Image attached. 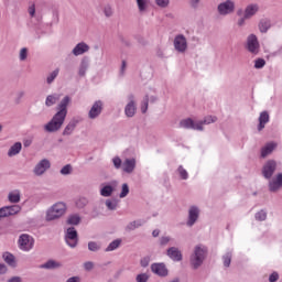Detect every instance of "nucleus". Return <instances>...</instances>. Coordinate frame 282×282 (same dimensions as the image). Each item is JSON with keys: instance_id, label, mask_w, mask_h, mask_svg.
<instances>
[{"instance_id": "obj_1", "label": "nucleus", "mask_w": 282, "mask_h": 282, "mask_svg": "<svg viewBox=\"0 0 282 282\" xmlns=\"http://www.w3.org/2000/svg\"><path fill=\"white\" fill-rule=\"evenodd\" d=\"M72 102L69 96L63 98V100L57 106V112L53 116L51 121L44 126L45 131L47 133H56L62 129L65 123V118H67V107Z\"/></svg>"}, {"instance_id": "obj_2", "label": "nucleus", "mask_w": 282, "mask_h": 282, "mask_svg": "<svg viewBox=\"0 0 282 282\" xmlns=\"http://www.w3.org/2000/svg\"><path fill=\"white\" fill-rule=\"evenodd\" d=\"M206 254H208V249L204 246H196L194 250V254L191 257V265L194 270H197L202 263H204V259H206Z\"/></svg>"}, {"instance_id": "obj_3", "label": "nucleus", "mask_w": 282, "mask_h": 282, "mask_svg": "<svg viewBox=\"0 0 282 282\" xmlns=\"http://www.w3.org/2000/svg\"><path fill=\"white\" fill-rule=\"evenodd\" d=\"M66 210H67V206L65 205V203H61V202L56 203L47 210V214H46L47 221H54V219H58L63 217Z\"/></svg>"}, {"instance_id": "obj_4", "label": "nucleus", "mask_w": 282, "mask_h": 282, "mask_svg": "<svg viewBox=\"0 0 282 282\" xmlns=\"http://www.w3.org/2000/svg\"><path fill=\"white\" fill-rule=\"evenodd\" d=\"M65 240L69 248H76L78 246V231H76V228L69 227L67 229Z\"/></svg>"}, {"instance_id": "obj_5", "label": "nucleus", "mask_w": 282, "mask_h": 282, "mask_svg": "<svg viewBox=\"0 0 282 282\" xmlns=\"http://www.w3.org/2000/svg\"><path fill=\"white\" fill-rule=\"evenodd\" d=\"M174 47L177 52H181V54H184L188 47V43L186 42V37L182 34L176 35L174 39Z\"/></svg>"}, {"instance_id": "obj_6", "label": "nucleus", "mask_w": 282, "mask_h": 282, "mask_svg": "<svg viewBox=\"0 0 282 282\" xmlns=\"http://www.w3.org/2000/svg\"><path fill=\"white\" fill-rule=\"evenodd\" d=\"M19 246L21 250H32V248L34 247V239H32L29 235L23 234L22 236H20Z\"/></svg>"}, {"instance_id": "obj_7", "label": "nucleus", "mask_w": 282, "mask_h": 282, "mask_svg": "<svg viewBox=\"0 0 282 282\" xmlns=\"http://www.w3.org/2000/svg\"><path fill=\"white\" fill-rule=\"evenodd\" d=\"M247 47L251 54H259V40H257V35L251 34L248 36Z\"/></svg>"}, {"instance_id": "obj_8", "label": "nucleus", "mask_w": 282, "mask_h": 282, "mask_svg": "<svg viewBox=\"0 0 282 282\" xmlns=\"http://www.w3.org/2000/svg\"><path fill=\"white\" fill-rule=\"evenodd\" d=\"M274 171H276V162L275 161H268L263 169H262V175L267 178L270 180L272 175H274Z\"/></svg>"}, {"instance_id": "obj_9", "label": "nucleus", "mask_w": 282, "mask_h": 282, "mask_svg": "<svg viewBox=\"0 0 282 282\" xmlns=\"http://www.w3.org/2000/svg\"><path fill=\"white\" fill-rule=\"evenodd\" d=\"M180 127H182L183 129H194L196 131H203L202 122H195L191 118L182 120L180 122Z\"/></svg>"}, {"instance_id": "obj_10", "label": "nucleus", "mask_w": 282, "mask_h": 282, "mask_svg": "<svg viewBox=\"0 0 282 282\" xmlns=\"http://www.w3.org/2000/svg\"><path fill=\"white\" fill-rule=\"evenodd\" d=\"M219 14H230L235 12V2L227 0L218 6Z\"/></svg>"}, {"instance_id": "obj_11", "label": "nucleus", "mask_w": 282, "mask_h": 282, "mask_svg": "<svg viewBox=\"0 0 282 282\" xmlns=\"http://www.w3.org/2000/svg\"><path fill=\"white\" fill-rule=\"evenodd\" d=\"M100 113H102V101L98 100V101H95V104L90 108V110L88 112V117L91 120H94V119L98 118V116Z\"/></svg>"}, {"instance_id": "obj_12", "label": "nucleus", "mask_w": 282, "mask_h": 282, "mask_svg": "<svg viewBox=\"0 0 282 282\" xmlns=\"http://www.w3.org/2000/svg\"><path fill=\"white\" fill-rule=\"evenodd\" d=\"M50 166H52V164L50 163L48 160L43 159L42 161H40L35 167H34V173L36 175H43V173H45V171H47V169H50Z\"/></svg>"}, {"instance_id": "obj_13", "label": "nucleus", "mask_w": 282, "mask_h": 282, "mask_svg": "<svg viewBox=\"0 0 282 282\" xmlns=\"http://www.w3.org/2000/svg\"><path fill=\"white\" fill-rule=\"evenodd\" d=\"M282 187V173L278 174L272 181L269 183V191L271 193H275L279 188Z\"/></svg>"}, {"instance_id": "obj_14", "label": "nucleus", "mask_w": 282, "mask_h": 282, "mask_svg": "<svg viewBox=\"0 0 282 282\" xmlns=\"http://www.w3.org/2000/svg\"><path fill=\"white\" fill-rule=\"evenodd\" d=\"M152 272L154 274H158L159 276H166L169 274V270L166 269V265L164 263H154L151 265Z\"/></svg>"}, {"instance_id": "obj_15", "label": "nucleus", "mask_w": 282, "mask_h": 282, "mask_svg": "<svg viewBox=\"0 0 282 282\" xmlns=\"http://www.w3.org/2000/svg\"><path fill=\"white\" fill-rule=\"evenodd\" d=\"M1 212L4 213V217H10L12 215H17L18 213H21V206L13 205V206H7L2 207Z\"/></svg>"}, {"instance_id": "obj_16", "label": "nucleus", "mask_w": 282, "mask_h": 282, "mask_svg": "<svg viewBox=\"0 0 282 282\" xmlns=\"http://www.w3.org/2000/svg\"><path fill=\"white\" fill-rule=\"evenodd\" d=\"M198 218H199V209H197V207H191L187 226H193Z\"/></svg>"}, {"instance_id": "obj_17", "label": "nucleus", "mask_w": 282, "mask_h": 282, "mask_svg": "<svg viewBox=\"0 0 282 282\" xmlns=\"http://www.w3.org/2000/svg\"><path fill=\"white\" fill-rule=\"evenodd\" d=\"M122 171L124 173H131L135 171V159H126L122 164Z\"/></svg>"}, {"instance_id": "obj_18", "label": "nucleus", "mask_w": 282, "mask_h": 282, "mask_svg": "<svg viewBox=\"0 0 282 282\" xmlns=\"http://www.w3.org/2000/svg\"><path fill=\"white\" fill-rule=\"evenodd\" d=\"M268 122H270V115L267 111L261 112L259 117L258 131L265 129V124H268Z\"/></svg>"}, {"instance_id": "obj_19", "label": "nucleus", "mask_w": 282, "mask_h": 282, "mask_svg": "<svg viewBox=\"0 0 282 282\" xmlns=\"http://www.w3.org/2000/svg\"><path fill=\"white\" fill-rule=\"evenodd\" d=\"M167 256L173 261H182V251L175 247H172L167 250Z\"/></svg>"}, {"instance_id": "obj_20", "label": "nucleus", "mask_w": 282, "mask_h": 282, "mask_svg": "<svg viewBox=\"0 0 282 282\" xmlns=\"http://www.w3.org/2000/svg\"><path fill=\"white\" fill-rule=\"evenodd\" d=\"M85 52H89V45L85 43L77 44L73 50L75 56H80L82 54H85Z\"/></svg>"}, {"instance_id": "obj_21", "label": "nucleus", "mask_w": 282, "mask_h": 282, "mask_svg": "<svg viewBox=\"0 0 282 282\" xmlns=\"http://www.w3.org/2000/svg\"><path fill=\"white\" fill-rule=\"evenodd\" d=\"M257 12H259V6L249 4L245 10V19H250L251 17H254Z\"/></svg>"}, {"instance_id": "obj_22", "label": "nucleus", "mask_w": 282, "mask_h": 282, "mask_svg": "<svg viewBox=\"0 0 282 282\" xmlns=\"http://www.w3.org/2000/svg\"><path fill=\"white\" fill-rule=\"evenodd\" d=\"M274 149H276V143H268L265 145V148H262L261 156L268 158V155H270V153H272V151H274Z\"/></svg>"}, {"instance_id": "obj_23", "label": "nucleus", "mask_w": 282, "mask_h": 282, "mask_svg": "<svg viewBox=\"0 0 282 282\" xmlns=\"http://www.w3.org/2000/svg\"><path fill=\"white\" fill-rule=\"evenodd\" d=\"M21 149H22L21 142H17L15 144H13L8 152L9 158L19 155V153H21Z\"/></svg>"}, {"instance_id": "obj_24", "label": "nucleus", "mask_w": 282, "mask_h": 282, "mask_svg": "<svg viewBox=\"0 0 282 282\" xmlns=\"http://www.w3.org/2000/svg\"><path fill=\"white\" fill-rule=\"evenodd\" d=\"M9 202H11V204H19L21 202V192L13 191L9 193Z\"/></svg>"}, {"instance_id": "obj_25", "label": "nucleus", "mask_w": 282, "mask_h": 282, "mask_svg": "<svg viewBox=\"0 0 282 282\" xmlns=\"http://www.w3.org/2000/svg\"><path fill=\"white\" fill-rule=\"evenodd\" d=\"M126 116L128 118H133V116H135V104L133 101H130L127 106H126Z\"/></svg>"}, {"instance_id": "obj_26", "label": "nucleus", "mask_w": 282, "mask_h": 282, "mask_svg": "<svg viewBox=\"0 0 282 282\" xmlns=\"http://www.w3.org/2000/svg\"><path fill=\"white\" fill-rule=\"evenodd\" d=\"M61 100V95H50L46 97L45 105L46 107H52V105H56Z\"/></svg>"}, {"instance_id": "obj_27", "label": "nucleus", "mask_w": 282, "mask_h": 282, "mask_svg": "<svg viewBox=\"0 0 282 282\" xmlns=\"http://www.w3.org/2000/svg\"><path fill=\"white\" fill-rule=\"evenodd\" d=\"M112 193H113V187H111V185H106L100 191V195L102 197H111Z\"/></svg>"}, {"instance_id": "obj_28", "label": "nucleus", "mask_w": 282, "mask_h": 282, "mask_svg": "<svg viewBox=\"0 0 282 282\" xmlns=\"http://www.w3.org/2000/svg\"><path fill=\"white\" fill-rule=\"evenodd\" d=\"M67 224L69 226H78L80 224V216L79 215H72L67 219Z\"/></svg>"}, {"instance_id": "obj_29", "label": "nucleus", "mask_w": 282, "mask_h": 282, "mask_svg": "<svg viewBox=\"0 0 282 282\" xmlns=\"http://www.w3.org/2000/svg\"><path fill=\"white\" fill-rule=\"evenodd\" d=\"M76 129V123L74 122H69L64 131H63V135H72V133L74 132V130Z\"/></svg>"}, {"instance_id": "obj_30", "label": "nucleus", "mask_w": 282, "mask_h": 282, "mask_svg": "<svg viewBox=\"0 0 282 282\" xmlns=\"http://www.w3.org/2000/svg\"><path fill=\"white\" fill-rule=\"evenodd\" d=\"M89 64L87 63V61L83 59L78 70L79 76H85Z\"/></svg>"}, {"instance_id": "obj_31", "label": "nucleus", "mask_w": 282, "mask_h": 282, "mask_svg": "<svg viewBox=\"0 0 282 282\" xmlns=\"http://www.w3.org/2000/svg\"><path fill=\"white\" fill-rule=\"evenodd\" d=\"M61 264H58L56 261L54 260H50L46 263L42 264L41 268H45L46 270H52L54 268H58Z\"/></svg>"}, {"instance_id": "obj_32", "label": "nucleus", "mask_w": 282, "mask_h": 282, "mask_svg": "<svg viewBox=\"0 0 282 282\" xmlns=\"http://www.w3.org/2000/svg\"><path fill=\"white\" fill-rule=\"evenodd\" d=\"M3 259L9 265H14V256H12L10 252L3 253Z\"/></svg>"}, {"instance_id": "obj_33", "label": "nucleus", "mask_w": 282, "mask_h": 282, "mask_svg": "<svg viewBox=\"0 0 282 282\" xmlns=\"http://www.w3.org/2000/svg\"><path fill=\"white\" fill-rule=\"evenodd\" d=\"M260 32H268L270 30V21L268 20H262L259 24Z\"/></svg>"}, {"instance_id": "obj_34", "label": "nucleus", "mask_w": 282, "mask_h": 282, "mask_svg": "<svg viewBox=\"0 0 282 282\" xmlns=\"http://www.w3.org/2000/svg\"><path fill=\"white\" fill-rule=\"evenodd\" d=\"M120 243H121L120 240H115V241H112V242L107 247L106 251H107V252H111V251L116 250L117 248L120 247Z\"/></svg>"}, {"instance_id": "obj_35", "label": "nucleus", "mask_w": 282, "mask_h": 282, "mask_svg": "<svg viewBox=\"0 0 282 282\" xmlns=\"http://www.w3.org/2000/svg\"><path fill=\"white\" fill-rule=\"evenodd\" d=\"M198 122H202V127H204V124H212V122H217V117L208 116L203 121Z\"/></svg>"}, {"instance_id": "obj_36", "label": "nucleus", "mask_w": 282, "mask_h": 282, "mask_svg": "<svg viewBox=\"0 0 282 282\" xmlns=\"http://www.w3.org/2000/svg\"><path fill=\"white\" fill-rule=\"evenodd\" d=\"M129 195V185L127 183L122 184L121 193L119 197L124 198Z\"/></svg>"}, {"instance_id": "obj_37", "label": "nucleus", "mask_w": 282, "mask_h": 282, "mask_svg": "<svg viewBox=\"0 0 282 282\" xmlns=\"http://www.w3.org/2000/svg\"><path fill=\"white\" fill-rule=\"evenodd\" d=\"M268 217V214L265 212L261 210L256 214V219L258 221H265V218Z\"/></svg>"}, {"instance_id": "obj_38", "label": "nucleus", "mask_w": 282, "mask_h": 282, "mask_svg": "<svg viewBox=\"0 0 282 282\" xmlns=\"http://www.w3.org/2000/svg\"><path fill=\"white\" fill-rule=\"evenodd\" d=\"M223 259H224L225 268H230V263L232 261V256L230 253H227Z\"/></svg>"}, {"instance_id": "obj_39", "label": "nucleus", "mask_w": 282, "mask_h": 282, "mask_svg": "<svg viewBox=\"0 0 282 282\" xmlns=\"http://www.w3.org/2000/svg\"><path fill=\"white\" fill-rule=\"evenodd\" d=\"M142 226V221H132L128 225V230H135V228H140Z\"/></svg>"}, {"instance_id": "obj_40", "label": "nucleus", "mask_w": 282, "mask_h": 282, "mask_svg": "<svg viewBox=\"0 0 282 282\" xmlns=\"http://www.w3.org/2000/svg\"><path fill=\"white\" fill-rule=\"evenodd\" d=\"M137 3L140 12H144L147 10V0H137Z\"/></svg>"}, {"instance_id": "obj_41", "label": "nucleus", "mask_w": 282, "mask_h": 282, "mask_svg": "<svg viewBox=\"0 0 282 282\" xmlns=\"http://www.w3.org/2000/svg\"><path fill=\"white\" fill-rule=\"evenodd\" d=\"M88 250H90V252H97V250H100V246H98L96 242L90 241L88 243Z\"/></svg>"}, {"instance_id": "obj_42", "label": "nucleus", "mask_w": 282, "mask_h": 282, "mask_svg": "<svg viewBox=\"0 0 282 282\" xmlns=\"http://www.w3.org/2000/svg\"><path fill=\"white\" fill-rule=\"evenodd\" d=\"M256 69H261L262 67H265V59L258 58L254 64Z\"/></svg>"}, {"instance_id": "obj_43", "label": "nucleus", "mask_w": 282, "mask_h": 282, "mask_svg": "<svg viewBox=\"0 0 282 282\" xmlns=\"http://www.w3.org/2000/svg\"><path fill=\"white\" fill-rule=\"evenodd\" d=\"M58 69H55L51 73V75L47 77L48 85L54 83V79L56 78V76H58Z\"/></svg>"}, {"instance_id": "obj_44", "label": "nucleus", "mask_w": 282, "mask_h": 282, "mask_svg": "<svg viewBox=\"0 0 282 282\" xmlns=\"http://www.w3.org/2000/svg\"><path fill=\"white\" fill-rule=\"evenodd\" d=\"M106 206L109 210H116V208H118V203L106 200Z\"/></svg>"}, {"instance_id": "obj_45", "label": "nucleus", "mask_w": 282, "mask_h": 282, "mask_svg": "<svg viewBox=\"0 0 282 282\" xmlns=\"http://www.w3.org/2000/svg\"><path fill=\"white\" fill-rule=\"evenodd\" d=\"M178 173L182 180H188V172H186L183 166L178 167Z\"/></svg>"}, {"instance_id": "obj_46", "label": "nucleus", "mask_w": 282, "mask_h": 282, "mask_svg": "<svg viewBox=\"0 0 282 282\" xmlns=\"http://www.w3.org/2000/svg\"><path fill=\"white\" fill-rule=\"evenodd\" d=\"M115 169H120L122 166V160L119 156L112 159Z\"/></svg>"}, {"instance_id": "obj_47", "label": "nucleus", "mask_w": 282, "mask_h": 282, "mask_svg": "<svg viewBox=\"0 0 282 282\" xmlns=\"http://www.w3.org/2000/svg\"><path fill=\"white\" fill-rule=\"evenodd\" d=\"M149 281V275L147 273H141L137 275V282H147Z\"/></svg>"}, {"instance_id": "obj_48", "label": "nucleus", "mask_w": 282, "mask_h": 282, "mask_svg": "<svg viewBox=\"0 0 282 282\" xmlns=\"http://www.w3.org/2000/svg\"><path fill=\"white\" fill-rule=\"evenodd\" d=\"M148 109H149V96L145 97L144 102L141 106L142 113H147Z\"/></svg>"}, {"instance_id": "obj_49", "label": "nucleus", "mask_w": 282, "mask_h": 282, "mask_svg": "<svg viewBox=\"0 0 282 282\" xmlns=\"http://www.w3.org/2000/svg\"><path fill=\"white\" fill-rule=\"evenodd\" d=\"M28 12L30 17H34L36 14V4L32 3L29 6Z\"/></svg>"}, {"instance_id": "obj_50", "label": "nucleus", "mask_w": 282, "mask_h": 282, "mask_svg": "<svg viewBox=\"0 0 282 282\" xmlns=\"http://www.w3.org/2000/svg\"><path fill=\"white\" fill-rule=\"evenodd\" d=\"M62 175H69V173H72V166L70 165H65L62 170H61Z\"/></svg>"}, {"instance_id": "obj_51", "label": "nucleus", "mask_w": 282, "mask_h": 282, "mask_svg": "<svg viewBox=\"0 0 282 282\" xmlns=\"http://www.w3.org/2000/svg\"><path fill=\"white\" fill-rule=\"evenodd\" d=\"M28 58V48H22L20 51V61H25Z\"/></svg>"}, {"instance_id": "obj_52", "label": "nucleus", "mask_w": 282, "mask_h": 282, "mask_svg": "<svg viewBox=\"0 0 282 282\" xmlns=\"http://www.w3.org/2000/svg\"><path fill=\"white\" fill-rule=\"evenodd\" d=\"M104 14L106 17H111V14H113V10L111 9V7H109V6L105 7Z\"/></svg>"}, {"instance_id": "obj_53", "label": "nucleus", "mask_w": 282, "mask_h": 282, "mask_svg": "<svg viewBox=\"0 0 282 282\" xmlns=\"http://www.w3.org/2000/svg\"><path fill=\"white\" fill-rule=\"evenodd\" d=\"M156 1V6H159L160 8H166V6H169V0H155Z\"/></svg>"}, {"instance_id": "obj_54", "label": "nucleus", "mask_w": 282, "mask_h": 282, "mask_svg": "<svg viewBox=\"0 0 282 282\" xmlns=\"http://www.w3.org/2000/svg\"><path fill=\"white\" fill-rule=\"evenodd\" d=\"M269 281H270V282H276V281H279V273L273 272V273L269 276Z\"/></svg>"}, {"instance_id": "obj_55", "label": "nucleus", "mask_w": 282, "mask_h": 282, "mask_svg": "<svg viewBox=\"0 0 282 282\" xmlns=\"http://www.w3.org/2000/svg\"><path fill=\"white\" fill-rule=\"evenodd\" d=\"M84 268L85 270H94V262H90V261L85 262Z\"/></svg>"}, {"instance_id": "obj_56", "label": "nucleus", "mask_w": 282, "mask_h": 282, "mask_svg": "<svg viewBox=\"0 0 282 282\" xmlns=\"http://www.w3.org/2000/svg\"><path fill=\"white\" fill-rule=\"evenodd\" d=\"M149 258H143V259H141V265H142V268H147V265H149Z\"/></svg>"}, {"instance_id": "obj_57", "label": "nucleus", "mask_w": 282, "mask_h": 282, "mask_svg": "<svg viewBox=\"0 0 282 282\" xmlns=\"http://www.w3.org/2000/svg\"><path fill=\"white\" fill-rule=\"evenodd\" d=\"M169 241H171V239L169 237L161 238V246H166V243H169Z\"/></svg>"}, {"instance_id": "obj_58", "label": "nucleus", "mask_w": 282, "mask_h": 282, "mask_svg": "<svg viewBox=\"0 0 282 282\" xmlns=\"http://www.w3.org/2000/svg\"><path fill=\"white\" fill-rule=\"evenodd\" d=\"M6 272H8L6 264H0V274H6Z\"/></svg>"}, {"instance_id": "obj_59", "label": "nucleus", "mask_w": 282, "mask_h": 282, "mask_svg": "<svg viewBox=\"0 0 282 282\" xmlns=\"http://www.w3.org/2000/svg\"><path fill=\"white\" fill-rule=\"evenodd\" d=\"M66 282H80V278L73 276V278H69Z\"/></svg>"}, {"instance_id": "obj_60", "label": "nucleus", "mask_w": 282, "mask_h": 282, "mask_svg": "<svg viewBox=\"0 0 282 282\" xmlns=\"http://www.w3.org/2000/svg\"><path fill=\"white\" fill-rule=\"evenodd\" d=\"M124 69H127V61H122L121 74H124Z\"/></svg>"}, {"instance_id": "obj_61", "label": "nucleus", "mask_w": 282, "mask_h": 282, "mask_svg": "<svg viewBox=\"0 0 282 282\" xmlns=\"http://www.w3.org/2000/svg\"><path fill=\"white\" fill-rule=\"evenodd\" d=\"M8 282H21V278L14 276V278L10 279Z\"/></svg>"}, {"instance_id": "obj_62", "label": "nucleus", "mask_w": 282, "mask_h": 282, "mask_svg": "<svg viewBox=\"0 0 282 282\" xmlns=\"http://www.w3.org/2000/svg\"><path fill=\"white\" fill-rule=\"evenodd\" d=\"M152 236H153V237H160V231H159L158 229H154V230L152 231Z\"/></svg>"}, {"instance_id": "obj_63", "label": "nucleus", "mask_w": 282, "mask_h": 282, "mask_svg": "<svg viewBox=\"0 0 282 282\" xmlns=\"http://www.w3.org/2000/svg\"><path fill=\"white\" fill-rule=\"evenodd\" d=\"M247 18H242L238 21V25H243L245 21H246Z\"/></svg>"}, {"instance_id": "obj_64", "label": "nucleus", "mask_w": 282, "mask_h": 282, "mask_svg": "<svg viewBox=\"0 0 282 282\" xmlns=\"http://www.w3.org/2000/svg\"><path fill=\"white\" fill-rule=\"evenodd\" d=\"M193 6H196V4H198L199 3V0H193Z\"/></svg>"}]
</instances>
